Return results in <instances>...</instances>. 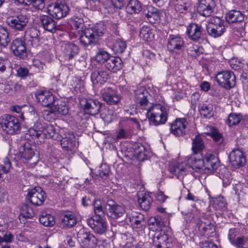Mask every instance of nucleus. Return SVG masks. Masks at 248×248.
Segmentation results:
<instances>
[{
	"label": "nucleus",
	"mask_w": 248,
	"mask_h": 248,
	"mask_svg": "<svg viewBox=\"0 0 248 248\" xmlns=\"http://www.w3.org/2000/svg\"><path fill=\"white\" fill-rule=\"evenodd\" d=\"M105 31V26L102 23H98L92 27L85 28L79 34V42L84 46L95 45L98 38L102 36Z\"/></svg>",
	"instance_id": "1"
},
{
	"label": "nucleus",
	"mask_w": 248,
	"mask_h": 248,
	"mask_svg": "<svg viewBox=\"0 0 248 248\" xmlns=\"http://www.w3.org/2000/svg\"><path fill=\"white\" fill-rule=\"evenodd\" d=\"M146 115L150 124L158 126L166 123L168 114L166 108L160 104L151 106L147 110Z\"/></svg>",
	"instance_id": "2"
},
{
	"label": "nucleus",
	"mask_w": 248,
	"mask_h": 248,
	"mask_svg": "<svg viewBox=\"0 0 248 248\" xmlns=\"http://www.w3.org/2000/svg\"><path fill=\"white\" fill-rule=\"evenodd\" d=\"M0 124L3 131L9 135L18 134L21 131L19 120L12 115L5 114L0 117Z\"/></svg>",
	"instance_id": "3"
},
{
	"label": "nucleus",
	"mask_w": 248,
	"mask_h": 248,
	"mask_svg": "<svg viewBox=\"0 0 248 248\" xmlns=\"http://www.w3.org/2000/svg\"><path fill=\"white\" fill-rule=\"evenodd\" d=\"M69 12V8L64 2L57 1L49 4L47 7V13L53 18L60 19L66 16Z\"/></svg>",
	"instance_id": "4"
},
{
	"label": "nucleus",
	"mask_w": 248,
	"mask_h": 248,
	"mask_svg": "<svg viewBox=\"0 0 248 248\" xmlns=\"http://www.w3.org/2000/svg\"><path fill=\"white\" fill-rule=\"evenodd\" d=\"M215 79L219 85L226 89H230L235 85V76L231 71L218 72L215 76Z\"/></svg>",
	"instance_id": "5"
},
{
	"label": "nucleus",
	"mask_w": 248,
	"mask_h": 248,
	"mask_svg": "<svg viewBox=\"0 0 248 248\" xmlns=\"http://www.w3.org/2000/svg\"><path fill=\"white\" fill-rule=\"evenodd\" d=\"M106 214L109 217L116 219L122 217L125 213L124 207L117 204L112 200H108L105 202Z\"/></svg>",
	"instance_id": "6"
},
{
	"label": "nucleus",
	"mask_w": 248,
	"mask_h": 248,
	"mask_svg": "<svg viewBox=\"0 0 248 248\" xmlns=\"http://www.w3.org/2000/svg\"><path fill=\"white\" fill-rule=\"evenodd\" d=\"M6 22L12 29L23 31H24L29 22V18L27 15L21 13L8 17Z\"/></svg>",
	"instance_id": "7"
},
{
	"label": "nucleus",
	"mask_w": 248,
	"mask_h": 248,
	"mask_svg": "<svg viewBox=\"0 0 248 248\" xmlns=\"http://www.w3.org/2000/svg\"><path fill=\"white\" fill-rule=\"evenodd\" d=\"M86 114L94 115L98 114L105 107V104L94 99H85L81 103Z\"/></svg>",
	"instance_id": "8"
},
{
	"label": "nucleus",
	"mask_w": 248,
	"mask_h": 248,
	"mask_svg": "<svg viewBox=\"0 0 248 248\" xmlns=\"http://www.w3.org/2000/svg\"><path fill=\"white\" fill-rule=\"evenodd\" d=\"M185 46V41L179 35H169L167 40V48L170 52L179 53L183 50Z\"/></svg>",
	"instance_id": "9"
},
{
	"label": "nucleus",
	"mask_w": 248,
	"mask_h": 248,
	"mask_svg": "<svg viewBox=\"0 0 248 248\" xmlns=\"http://www.w3.org/2000/svg\"><path fill=\"white\" fill-rule=\"evenodd\" d=\"M187 125L185 118H177L170 124V133L177 137L183 136L188 132Z\"/></svg>",
	"instance_id": "10"
},
{
	"label": "nucleus",
	"mask_w": 248,
	"mask_h": 248,
	"mask_svg": "<svg viewBox=\"0 0 248 248\" xmlns=\"http://www.w3.org/2000/svg\"><path fill=\"white\" fill-rule=\"evenodd\" d=\"M28 198L32 204L40 206L44 203L46 198V195L41 187L37 186L32 188L28 192Z\"/></svg>",
	"instance_id": "11"
},
{
	"label": "nucleus",
	"mask_w": 248,
	"mask_h": 248,
	"mask_svg": "<svg viewBox=\"0 0 248 248\" xmlns=\"http://www.w3.org/2000/svg\"><path fill=\"white\" fill-rule=\"evenodd\" d=\"M203 158V166L205 170L213 172L220 166V161L218 157L211 152H206L201 155Z\"/></svg>",
	"instance_id": "12"
},
{
	"label": "nucleus",
	"mask_w": 248,
	"mask_h": 248,
	"mask_svg": "<svg viewBox=\"0 0 248 248\" xmlns=\"http://www.w3.org/2000/svg\"><path fill=\"white\" fill-rule=\"evenodd\" d=\"M11 49L17 57L22 59H25L27 57L26 44L20 38H16L13 41Z\"/></svg>",
	"instance_id": "13"
},
{
	"label": "nucleus",
	"mask_w": 248,
	"mask_h": 248,
	"mask_svg": "<svg viewBox=\"0 0 248 248\" xmlns=\"http://www.w3.org/2000/svg\"><path fill=\"white\" fill-rule=\"evenodd\" d=\"M148 92L144 88H140L135 91V101L141 109L147 110L152 106L147 98Z\"/></svg>",
	"instance_id": "14"
},
{
	"label": "nucleus",
	"mask_w": 248,
	"mask_h": 248,
	"mask_svg": "<svg viewBox=\"0 0 248 248\" xmlns=\"http://www.w3.org/2000/svg\"><path fill=\"white\" fill-rule=\"evenodd\" d=\"M216 7L214 0H198L197 11L202 16H209Z\"/></svg>",
	"instance_id": "15"
},
{
	"label": "nucleus",
	"mask_w": 248,
	"mask_h": 248,
	"mask_svg": "<svg viewBox=\"0 0 248 248\" xmlns=\"http://www.w3.org/2000/svg\"><path fill=\"white\" fill-rule=\"evenodd\" d=\"M78 237L84 248H93L97 243V240L93 234L84 230H80L78 232Z\"/></svg>",
	"instance_id": "16"
},
{
	"label": "nucleus",
	"mask_w": 248,
	"mask_h": 248,
	"mask_svg": "<svg viewBox=\"0 0 248 248\" xmlns=\"http://www.w3.org/2000/svg\"><path fill=\"white\" fill-rule=\"evenodd\" d=\"M87 223L93 232L97 234H103L107 228V223L102 217L96 219L92 217H90L87 219Z\"/></svg>",
	"instance_id": "17"
},
{
	"label": "nucleus",
	"mask_w": 248,
	"mask_h": 248,
	"mask_svg": "<svg viewBox=\"0 0 248 248\" xmlns=\"http://www.w3.org/2000/svg\"><path fill=\"white\" fill-rule=\"evenodd\" d=\"M199 230L203 235L209 237L215 232L214 225L210 219L202 217L199 218L197 222Z\"/></svg>",
	"instance_id": "18"
},
{
	"label": "nucleus",
	"mask_w": 248,
	"mask_h": 248,
	"mask_svg": "<svg viewBox=\"0 0 248 248\" xmlns=\"http://www.w3.org/2000/svg\"><path fill=\"white\" fill-rule=\"evenodd\" d=\"M102 96L103 100L110 105H117L121 100V96L117 91L109 87L104 90Z\"/></svg>",
	"instance_id": "19"
},
{
	"label": "nucleus",
	"mask_w": 248,
	"mask_h": 248,
	"mask_svg": "<svg viewBox=\"0 0 248 248\" xmlns=\"http://www.w3.org/2000/svg\"><path fill=\"white\" fill-rule=\"evenodd\" d=\"M229 159L232 166L236 168L242 167L246 162L243 153L239 149H235L230 153Z\"/></svg>",
	"instance_id": "20"
},
{
	"label": "nucleus",
	"mask_w": 248,
	"mask_h": 248,
	"mask_svg": "<svg viewBox=\"0 0 248 248\" xmlns=\"http://www.w3.org/2000/svg\"><path fill=\"white\" fill-rule=\"evenodd\" d=\"M35 96L37 101L46 107L51 108L56 100L54 96L47 91H39L36 93Z\"/></svg>",
	"instance_id": "21"
},
{
	"label": "nucleus",
	"mask_w": 248,
	"mask_h": 248,
	"mask_svg": "<svg viewBox=\"0 0 248 248\" xmlns=\"http://www.w3.org/2000/svg\"><path fill=\"white\" fill-rule=\"evenodd\" d=\"M143 14L146 20L151 23L159 21L161 16L160 10L151 5H148L144 9Z\"/></svg>",
	"instance_id": "22"
},
{
	"label": "nucleus",
	"mask_w": 248,
	"mask_h": 248,
	"mask_svg": "<svg viewBox=\"0 0 248 248\" xmlns=\"http://www.w3.org/2000/svg\"><path fill=\"white\" fill-rule=\"evenodd\" d=\"M77 218L71 211H66L61 216L60 225L63 229L70 228L77 224Z\"/></svg>",
	"instance_id": "23"
},
{
	"label": "nucleus",
	"mask_w": 248,
	"mask_h": 248,
	"mask_svg": "<svg viewBox=\"0 0 248 248\" xmlns=\"http://www.w3.org/2000/svg\"><path fill=\"white\" fill-rule=\"evenodd\" d=\"M186 33L189 39L197 41L201 39L202 33V27L198 24L191 23L187 26Z\"/></svg>",
	"instance_id": "24"
},
{
	"label": "nucleus",
	"mask_w": 248,
	"mask_h": 248,
	"mask_svg": "<svg viewBox=\"0 0 248 248\" xmlns=\"http://www.w3.org/2000/svg\"><path fill=\"white\" fill-rule=\"evenodd\" d=\"M109 77L107 71L102 68H97L91 74V78L93 84H104Z\"/></svg>",
	"instance_id": "25"
},
{
	"label": "nucleus",
	"mask_w": 248,
	"mask_h": 248,
	"mask_svg": "<svg viewBox=\"0 0 248 248\" xmlns=\"http://www.w3.org/2000/svg\"><path fill=\"white\" fill-rule=\"evenodd\" d=\"M39 20L43 29L49 32H54L56 31V23L53 17L48 15H41Z\"/></svg>",
	"instance_id": "26"
},
{
	"label": "nucleus",
	"mask_w": 248,
	"mask_h": 248,
	"mask_svg": "<svg viewBox=\"0 0 248 248\" xmlns=\"http://www.w3.org/2000/svg\"><path fill=\"white\" fill-rule=\"evenodd\" d=\"M170 172L174 174L180 180L183 178L184 175L187 173V166L186 163H175L170 165L169 168Z\"/></svg>",
	"instance_id": "27"
},
{
	"label": "nucleus",
	"mask_w": 248,
	"mask_h": 248,
	"mask_svg": "<svg viewBox=\"0 0 248 248\" xmlns=\"http://www.w3.org/2000/svg\"><path fill=\"white\" fill-rule=\"evenodd\" d=\"M68 113V108L64 102H62L61 100H56L54 103L50 108L48 111L47 115L51 114H61L66 115Z\"/></svg>",
	"instance_id": "28"
},
{
	"label": "nucleus",
	"mask_w": 248,
	"mask_h": 248,
	"mask_svg": "<svg viewBox=\"0 0 248 248\" xmlns=\"http://www.w3.org/2000/svg\"><path fill=\"white\" fill-rule=\"evenodd\" d=\"M63 149L66 151H71L76 146V138L73 133H67L64 137H62L60 140Z\"/></svg>",
	"instance_id": "29"
},
{
	"label": "nucleus",
	"mask_w": 248,
	"mask_h": 248,
	"mask_svg": "<svg viewBox=\"0 0 248 248\" xmlns=\"http://www.w3.org/2000/svg\"><path fill=\"white\" fill-rule=\"evenodd\" d=\"M105 66L108 70L116 72L123 68V62L120 57L111 56L107 61Z\"/></svg>",
	"instance_id": "30"
},
{
	"label": "nucleus",
	"mask_w": 248,
	"mask_h": 248,
	"mask_svg": "<svg viewBox=\"0 0 248 248\" xmlns=\"http://www.w3.org/2000/svg\"><path fill=\"white\" fill-rule=\"evenodd\" d=\"M152 193L139 192L137 194L140 207L145 211L148 210L153 202Z\"/></svg>",
	"instance_id": "31"
},
{
	"label": "nucleus",
	"mask_w": 248,
	"mask_h": 248,
	"mask_svg": "<svg viewBox=\"0 0 248 248\" xmlns=\"http://www.w3.org/2000/svg\"><path fill=\"white\" fill-rule=\"evenodd\" d=\"M42 132L44 134V137H46V138H51L59 141L62 138L60 133L57 132L54 126L51 124H46L44 127Z\"/></svg>",
	"instance_id": "32"
},
{
	"label": "nucleus",
	"mask_w": 248,
	"mask_h": 248,
	"mask_svg": "<svg viewBox=\"0 0 248 248\" xmlns=\"http://www.w3.org/2000/svg\"><path fill=\"white\" fill-rule=\"evenodd\" d=\"M27 120L31 125L38 123L39 117L35 108L32 106H28L26 108L24 113V120Z\"/></svg>",
	"instance_id": "33"
},
{
	"label": "nucleus",
	"mask_w": 248,
	"mask_h": 248,
	"mask_svg": "<svg viewBox=\"0 0 248 248\" xmlns=\"http://www.w3.org/2000/svg\"><path fill=\"white\" fill-rule=\"evenodd\" d=\"M225 18L229 23L241 22L244 20V15L240 11L232 10L226 14Z\"/></svg>",
	"instance_id": "34"
},
{
	"label": "nucleus",
	"mask_w": 248,
	"mask_h": 248,
	"mask_svg": "<svg viewBox=\"0 0 248 248\" xmlns=\"http://www.w3.org/2000/svg\"><path fill=\"white\" fill-rule=\"evenodd\" d=\"M247 119V116H243L241 113H232L229 115L226 123L229 126H232L241 122L245 124Z\"/></svg>",
	"instance_id": "35"
},
{
	"label": "nucleus",
	"mask_w": 248,
	"mask_h": 248,
	"mask_svg": "<svg viewBox=\"0 0 248 248\" xmlns=\"http://www.w3.org/2000/svg\"><path fill=\"white\" fill-rule=\"evenodd\" d=\"M91 196L93 198V212L98 217H102L106 214L105 209V202L103 204L99 200L95 199V194L92 192L90 193Z\"/></svg>",
	"instance_id": "36"
},
{
	"label": "nucleus",
	"mask_w": 248,
	"mask_h": 248,
	"mask_svg": "<svg viewBox=\"0 0 248 248\" xmlns=\"http://www.w3.org/2000/svg\"><path fill=\"white\" fill-rule=\"evenodd\" d=\"M79 51L78 46L74 44L68 43L65 44L63 53L67 59L70 60L76 56Z\"/></svg>",
	"instance_id": "37"
},
{
	"label": "nucleus",
	"mask_w": 248,
	"mask_h": 248,
	"mask_svg": "<svg viewBox=\"0 0 248 248\" xmlns=\"http://www.w3.org/2000/svg\"><path fill=\"white\" fill-rule=\"evenodd\" d=\"M205 148L204 143L202 136L197 135L192 140V150L194 154H197L202 152Z\"/></svg>",
	"instance_id": "38"
},
{
	"label": "nucleus",
	"mask_w": 248,
	"mask_h": 248,
	"mask_svg": "<svg viewBox=\"0 0 248 248\" xmlns=\"http://www.w3.org/2000/svg\"><path fill=\"white\" fill-rule=\"evenodd\" d=\"M134 155L140 161H143L146 158L147 151L144 146L140 143L134 145Z\"/></svg>",
	"instance_id": "39"
},
{
	"label": "nucleus",
	"mask_w": 248,
	"mask_h": 248,
	"mask_svg": "<svg viewBox=\"0 0 248 248\" xmlns=\"http://www.w3.org/2000/svg\"><path fill=\"white\" fill-rule=\"evenodd\" d=\"M129 220L134 228L141 229L145 225V220L143 214L136 213L129 218Z\"/></svg>",
	"instance_id": "40"
},
{
	"label": "nucleus",
	"mask_w": 248,
	"mask_h": 248,
	"mask_svg": "<svg viewBox=\"0 0 248 248\" xmlns=\"http://www.w3.org/2000/svg\"><path fill=\"white\" fill-rule=\"evenodd\" d=\"M35 155V149L28 142L25 143L22 150L20 151V156L25 160H30Z\"/></svg>",
	"instance_id": "41"
},
{
	"label": "nucleus",
	"mask_w": 248,
	"mask_h": 248,
	"mask_svg": "<svg viewBox=\"0 0 248 248\" xmlns=\"http://www.w3.org/2000/svg\"><path fill=\"white\" fill-rule=\"evenodd\" d=\"M141 10V4L137 0H130L125 7L126 12L129 14L139 13Z\"/></svg>",
	"instance_id": "42"
},
{
	"label": "nucleus",
	"mask_w": 248,
	"mask_h": 248,
	"mask_svg": "<svg viewBox=\"0 0 248 248\" xmlns=\"http://www.w3.org/2000/svg\"><path fill=\"white\" fill-rule=\"evenodd\" d=\"M187 163L190 168L196 171L204 168L202 156L200 158L193 155L187 160Z\"/></svg>",
	"instance_id": "43"
},
{
	"label": "nucleus",
	"mask_w": 248,
	"mask_h": 248,
	"mask_svg": "<svg viewBox=\"0 0 248 248\" xmlns=\"http://www.w3.org/2000/svg\"><path fill=\"white\" fill-rule=\"evenodd\" d=\"M198 109L201 115L204 118L209 119L214 115L211 104H200L198 106Z\"/></svg>",
	"instance_id": "44"
},
{
	"label": "nucleus",
	"mask_w": 248,
	"mask_h": 248,
	"mask_svg": "<svg viewBox=\"0 0 248 248\" xmlns=\"http://www.w3.org/2000/svg\"><path fill=\"white\" fill-rule=\"evenodd\" d=\"M39 221L41 224L46 227H52L55 224V220L53 216L46 212L42 213Z\"/></svg>",
	"instance_id": "45"
},
{
	"label": "nucleus",
	"mask_w": 248,
	"mask_h": 248,
	"mask_svg": "<svg viewBox=\"0 0 248 248\" xmlns=\"http://www.w3.org/2000/svg\"><path fill=\"white\" fill-rule=\"evenodd\" d=\"M40 31L35 28H31L25 31V36L31 43H38L39 41Z\"/></svg>",
	"instance_id": "46"
},
{
	"label": "nucleus",
	"mask_w": 248,
	"mask_h": 248,
	"mask_svg": "<svg viewBox=\"0 0 248 248\" xmlns=\"http://www.w3.org/2000/svg\"><path fill=\"white\" fill-rule=\"evenodd\" d=\"M174 5L175 11L184 13L188 10L191 3L188 0H176Z\"/></svg>",
	"instance_id": "47"
},
{
	"label": "nucleus",
	"mask_w": 248,
	"mask_h": 248,
	"mask_svg": "<svg viewBox=\"0 0 248 248\" xmlns=\"http://www.w3.org/2000/svg\"><path fill=\"white\" fill-rule=\"evenodd\" d=\"M71 24L73 27L77 30L78 34L83 31L85 27L84 20L83 19L82 16H75L71 18Z\"/></svg>",
	"instance_id": "48"
},
{
	"label": "nucleus",
	"mask_w": 248,
	"mask_h": 248,
	"mask_svg": "<svg viewBox=\"0 0 248 248\" xmlns=\"http://www.w3.org/2000/svg\"><path fill=\"white\" fill-rule=\"evenodd\" d=\"M127 46L125 41L117 39L112 46V49L116 54L123 53Z\"/></svg>",
	"instance_id": "49"
},
{
	"label": "nucleus",
	"mask_w": 248,
	"mask_h": 248,
	"mask_svg": "<svg viewBox=\"0 0 248 248\" xmlns=\"http://www.w3.org/2000/svg\"><path fill=\"white\" fill-rule=\"evenodd\" d=\"M9 33L6 28L0 26V44L3 46H6L10 42Z\"/></svg>",
	"instance_id": "50"
},
{
	"label": "nucleus",
	"mask_w": 248,
	"mask_h": 248,
	"mask_svg": "<svg viewBox=\"0 0 248 248\" xmlns=\"http://www.w3.org/2000/svg\"><path fill=\"white\" fill-rule=\"evenodd\" d=\"M207 31L210 35L214 37L220 36L225 31V27L208 26Z\"/></svg>",
	"instance_id": "51"
},
{
	"label": "nucleus",
	"mask_w": 248,
	"mask_h": 248,
	"mask_svg": "<svg viewBox=\"0 0 248 248\" xmlns=\"http://www.w3.org/2000/svg\"><path fill=\"white\" fill-rule=\"evenodd\" d=\"M111 56L106 51L100 49L97 52L95 59V61L101 63H107V61L110 58Z\"/></svg>",
	"instance_id": "52"
},
{
	"label": "nucleus",
	"mask_w": 248,
	"mask_h": 248,
	"mask_svg": "<svg viewBox=\"0 0 248 248\" xmlns=\"http://www.w3.org/2000/svg\"><path fill=\"white\" fill-rule=\"evenodd\" d=\"M153 36L150 28L144 26L140 29V36L143 40L147 42L151 41L153 39Z\"/></svg>",
	"instance_id": "53"
},
{
	"label": "nucleus",
	"mask_w": 248,
	"mask_h": 248,
	"mask_svg": "<svg viewBox=\"0 0 248 248\" xmlns=\"http://www.w3.org/2000/svg\"><path fill=\"white\" fill-rule=\"evenodd\" d=\"M106 9H108V12H112L113 7L121 9L124 6L123 1L121 0H110L106 4H103Z\"/></svg>",
	"instance_id": "54"
},
{
	"label": "nucleus",
	"mask_w": 248,
	"mask_h": 248,
	"mask_svg": "<svg viewBox=\"0 0 248 248\" xmlns=\"http://www.w3.org/2000/svg\"><path fill=\"white\" fill-rule=\"evenodd\" d=\"M29 135L31 137L34 142H44V134L41 131H36L34 129H30L29 131Z\"/></svg>",
	"instance_id": "55"
},
{
	"label": "nucleus",
	"mask_w": 248,
	"mask_h": 248,
	"mask_svg": "<svg viewBox=\"0 0 248 248\" xmlns=\"http://www.w3.org/2000/svg\"><path fill=\"white\" fill-rule=\"evenodd\" d=\"M232 245L237 248H248V238L245 236L237 237Z\"/></svg>",
	"instance_id": "56"
},
{
	"label": "nucleus",
	"mask_w": 248,
	"mask_h": 248,
	"mask_svg": "<svg viewBox=\"0 0 248 248\" xmlns=\"http://www.w3.org/2000/svg\"><path fill=\"white\" fill-rule=\"evenodd\" d=\"M110 170L109 167L106 164H102L98 170L99 176L103 179H106L109 176Z\"/></svg>",
	"instance_id": "57"
},
{
	"label": "nucleus",
	"mask_w": 248,
	"mask_h": 248,
	"mask_svg": "<svg viewBox=\"0 0 248 248\" xmlns=\"http://www.w3.org/2000/svg\"><path fill=\"white\" fill-rule=\"evenodd\" d=\"M27 107L26 106H13L10 107V110L13 112L20 114L19 118L22 120H24V113Z\"/></svg>",
	"instance_id": "58"
},
{
	"label": "nucleus",
	"mask_w": 248,
	"mask_h": 248,
	"mask_svg": "<svg viewBox=\"0 0 248 248\" xmlns=\"http://www.w3.org/2000/svg\"><path fill=\"white\" fill-rule=\"evenodd\" d=\"M240 232V230L238 228H233L229 229L228 237L232 244L236 240V237H238Z\"/></svg>",
	"instance_id": "59"
},
{
	"label": "nucleus",
	"mask_w": 248,
	"mask_h": 248,
	"mask_svg": "<svg viewBox=\"0 0 248 248\" xmlns=\"http://www.w3.org/2000/svg\"><path fill=\"white\" fill-rule=\"evenodd\" d=\"M21 214L23 216L26 218H31L34 215V213L28 205L25 204L22 206Z\"/></svg>",
	"instance_id": "60"
},
{
	"label": "nucleus",
	"mask_w": 248,
	"mask_h": 248,
	"mask_svg": "<svg viewBox=\"0 0 248 248\" xmlns=\"http://www.w3.org/2000/svg\"><path fill=\"white\" fill-rule=\"evenodd\" d=\"M208 26L224 27V21L217 16L212 17L210 18Z\"/></svg>",
	"instance_id": "61"
},
{
	"label": "nucleus",
	"mask_w": 248,
	"mask_h": 248,
	"mask_svg": "<svg viewBox=\"0 0 248 248\" xmlns=\"http://www.w3.org/2000/svg\"><path fill=\"white\" fill-rule=\"evenodd\" d=\"M28 5L32 4L36 9L42 10L45 7V0H27Z\"/></svg>",
	"instance_id": "62"
},
{
	"label": "nucleus",
	"mask_w": 248,
	"mask_h": 248,
	"mask_svg": "<svg viewBox=\"0 0 248 248\" xmlns=\"http://www.w3.org/2000/svg\"><path fill=\"white\" fill-rule=\"evenodd\" d=\"M211 137L217 145H221L224 140L222 134L219 133L218 130Z\"/></svg>",
	"instance_id": "63"
},
{
	"label": "nucleus",
	"mask_w": 248,
	"mask_h": 248,
	"mask_svg": "<svg viewBox=\"0 0 248 248\" xmlns=\"http://www.w3.org/2000/svg\"><path fill=\"white\" fill-rule=\"evenodd\" d=\"M230 65L232 69L238 70L243 67V64L235 59H232L230 61Z\"/></svg>",
	"instance_id": "64"
}]
</instances>
